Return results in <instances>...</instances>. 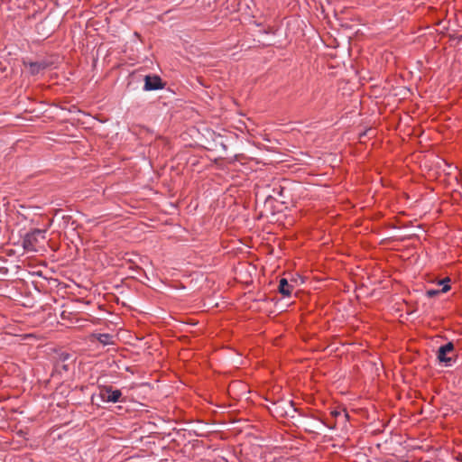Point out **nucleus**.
<instances>
[{
  "mask_svg": "<svg viewBox=\"0 0 462 462\" xmlns=\"http://www.w3.org/2000/svg\"><path fill=\"white\" fill-rule=\"evenodd\" d=\"M46 230L33 229L27 233L23 239V247L27 252H39L43 247L46 239Z\"/></svg>",
  "mask_w": 462,
  "mask_h": 462,
  "instance_id": "1",
  "label": "nucleus"
},
{
  "mask_svg": "<svg viewBox=\"0 0 462 462\" xmlns=\"http://www.w3.org/2000/svg\"><path fill=\"white\" fill-rule=\"evenodd\" d=\"M28 66L29 71L32 75H36L45 69V64L42 62H30Z\"/></svg>",
  "mask_w": 462,
  "mask_h": 462,
  "instance_id": "8",
  "label": "nucleus"
},
{
  "mask_svg": "<svg viewBox=\"0 0 462 462\" xmlns=\"http://www.w3.org/2000/svg\"><path fill=\"white\" fill-rule=\"evenodd\" d=\"M333 415H334V416H338V415H340V412H338V411H335V412H333Z\"/></svg>",
  "mask_w": 462,
  "mask_h": 462,
  "instance_id": "9",
  "label": "nucleus"
},
{
  "mask_svg": "<svg viewBox=\"0 0 462 462\" xmlns=\"http://www.w3.org/2000/svg\"><path fill=\"white\" fill-rule=\"evenodd\" d=\"M94 337L103 346H109V345L115 344L114 337L110 334H97V335H94Z\"/></svg>",
  "mask_w": 462,
  "mask_h": 462,
  "instance_id": "7",
  "label": "nucleus"
},
{
  "mask_svg": "<svg viewBox=\"0 0 462 462\" xmlns=\"http://www.w3.org/2000/svg\"><path fill=\"white\" fill-rule=\"evenodd\" d=\"M293 286L290 284L286 279L282 278L280 280L279 291L285 297H289L291 294Z\"/></svg>",
  "mask_w": 462,
  "mask_h": 462,
  "instance_id": "6",
  "label": "nucleus"
},
{
  "mask_svg": "<svg viewBox=\"0 0 462 462\" xmlns=\"http://www.w3.org/2000/svg\"><path fill=\"white\" fill-rule=\"evenodd\" d=\"M163 88V84L162 82V79L159 76H150L147 75L144 78V87L143 89L145 91H151V90H158L162 89Z\"/></svg>",
  "mask_w": 462,
  "mask_h": 462,
  "instance_id": "4",
  "label": "nucleus"
},
{
  "mask_svg": "<svg viewBox=\"0 0 462 462\" xmlns=\"http://www.w3.org/2000/svg\"><path fill=\"white\" fill-rule=\"evenodd\" d=\"M454 351V345L448 342L439 348L438 359L440 363H444L445 365L449 366L452 363V356H449Z\"/></svg>",
  "mask_w": 462,
  "mask_h": 462,
  "instance_id": "2",
  "label": "nucleus"
},
{
  "mask_svg": "<svg viewBox=\"0 0 462 462\" xmlns=\"http://www.w3.org/2000/svg\"><path fill=\"white\" fill-rule=\"evenodd\" d=\"M449 282H450V280L448 278H446V279H443V280L439 281V283L440 285H443L441 290H428L426 291L427 296L429 298H432V297H435L436 295H438L440 292H442V293L447 292L450 289V286L448 285Z\"/></svg>",
  "mask_w": 462,
  "mask_h": 462,
  "instance_id": "5",
  "label": "nucleus"
},
{
  "mask_svg": "<svg viewBox=\"0 0 462 462\" xmlns=\"http://www.w3.org/2000/svg\"><path fill=\"white\" fill-rule=\"evenodd\" d=\"M122 393L120 390L112 387H105L100 391V398L106 402H117L120 401Z\"/></svg>",
  "mask_w": 462,
  "mask_h": 462,
  "instance_id": "3",
  "label": "nucleus"
}]
</instances>
